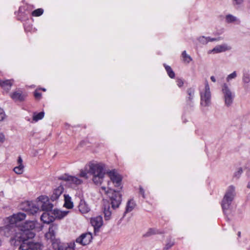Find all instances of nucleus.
<instances>
[{"label": "nucleus", "mask_w": 250, "mask_h": 250, "mask_svg": "<svg viewBox=\"0 0 250 250\" xmlns=\"http://www.w3.org/2000/svg\"><path fill=\"white\" fill-rule=\"evenodd\" d=\"M177 85H178L179 87H182L183 84H184V82L181 79H178L177 80Z\"/></svg>", "instance_id": "79ce46f5"}, {"label": "nucleus", "mask_w": 250, "mask_h": 250, "mask_svg": "<svg viewBox=\"0 0 250 250\" xmlns=\"http://www.w3.org/2000/svg\"><path fill=\"white\" fill-rule=\"evenodd\" d=\"M34 97L36 99H40L41 97V93L37 92V91H35L34 92Z\"/></svg>", "instance_id": "c03bdc74"}, {"label": "nucleus", "mask_w": 250, "mask_h": 250, "mask_svg": "<svg viewBox=\"0 0 250 250\" xmlns=\"http://www.w3.org/2000/svg\"><path fill=\"white\" fill-rule=\"evenodd\" d=\"M4 141V135L2 134V133H0V142L2 143Z\"/></svg>", "instance_id": "49530a36"}, {"label": "nucleus", "mask_w": 250, "mask_h": 250, "mask_svg": "<svg viewBox=\"0 0 250 250\" xmlns=\"http://www.w3.org/2000/svg\"><path fill=\"white\" fill-rule=\"evenodd\" d=\"M183 61L186 63H189L192 61L191 57L187 54L186 51H184L182 53Z\"/></svg>", "instance_id": "c756f323"}, {"label": "nucleus", "mask_w": 250, "mask_h": 250, "mask_svg": "<svg viewBox=\"0 0 250 250\" xmlns=\"http://www.w3.org/2000/svg\"><path fill=\"white\" fill-rule=\"evenodd\" d=\"M87 173L86 171H85L83 170H81L80 171V177L85 178V179H87L88 177L87 176Z\"/></svg>", "instance_id": "a19ab883"}, {"label": "nucleus", "mask_w": 250, "mask_h": 250, "mask_svg": "<svg viewBox=\"0 0 250 250\" xmlns=\"http://www.w3.org/2000/svg\"><path fill=\"white\" fill-rule=\"evenodd\" d=\"M139 192L142 195L143 197L145 198V190L142 187H140L139 188Z\"/></svg>", "instance_id": "37998d69"}, {"label": "nucleus", "mask_w": 250, "mask_h": 250, "mask_svg": "<svg viewBox=\"0 0 250 250\" xmlns=\"http://www.w3.org/2000/svg\"><path fill=\"white\" fill-rule=\"evenodd\" d=\"M64 206L68 209L72 208L73 207V202L71 201V198L68 194H64Z\"/></svg>", "instance_id": "5701e85b"}, {"label": "nucleus", "mask_w": 250, "mask_h": 250, "mask_svg": "<svg viewBox=\"0 0 250 250\" xmlns=\"http://www.w3.org/2000/svg\"><path fill=\"white\" fill-rule=\"evenodd\" d=\"M26 217L24 213L19 212L8 218L9 224L0 228V234L6 237H11V240L15 239L18 232L23 231V224L20 228L17 227V224Z\"/></svg>", "instance_id": "f03ea898"}, {"label": "nucleus", "mask_w": 250, "mask_h": 250, "mask_svg": "<svg viewBox=\"0 0 250 250\" xmlns=\"http://www.w3.org/2000/svg\"><path fill=\"white\" fill-rule=\"evenodd\" d=\"M18 163L19 165H22V160L21 156L19 157L18 160Z\"/></svg>", "instance_id": "de8ad7c7"}, {"label": "nucleus", "mask_w": 250, "mask_h": 250, "mask_svg": "<svg viewBox=\"0 0 250 250\" xmlns=\"http://www.w3.org/2000/svg\"><path fill=\"white\" fill-rule=\"evenodd\" d=\"M43 13V10L42 8H38L37 9H36L34 10L32 13V15L33 16L35 17H39L41 16Z\"/></svg>", "instance_id": "72a5a7b5"}, {"label": "nucleus", "mask_w": 250, "mask_h": 250, "mask_svg": "<svg viewBox=\"0 0 250 250\" xmlns=\"http://www.w3.org/2000/svg\"><path fill=\"white\" fill-rule=\"evenodd\" d=\"M92 233L87 232L82 234L80 237L77 238L76 242L83 246H86L92 241Z\"/></svg>", "instance_id": "4468645a"}, {"label": "nucleus", "mask_w": 250, "mask_h": 250, "mask_svg": "<svg viewBox=\"0 0 250 250\" xmlns=\"http://www.w3.org/2000/svg\"><path fill=\"white\" fill-rule=\"evenodd\" d=\"M105 191L109 197L112 208H118L122 202V195L120 191L108 188V190Z\"/></svg>", "instance_id": "423d86ee"}, {"label": "nucleus", "mask_w": 250, "mask_h": 250, "mask_svg": "<svg viewBox=\"0 0 250 250\" xmlns=\"http://www.w3.org/2000/svg\"><path fill=\"white\" fill-rule=\"evenodd\" d=\"M101 188L104 191L106 190V188L105 187H102Z\"/></svg>", "instance_id": "3c124183"}, {"label": "nucleus", "mask_w": 250, "mask_h": 250, "mask_svg": "<svg viewBox=\"0 0 250 250\" xmlns=\"http://www.w3.org/2000/svg\"><path fill=\"white\" fill-rule=\"evenodd\" d=\"M240 235H241V232H240V231H239V232H238V236L239 237H240Z\"/></svg>", "instance_id": "603ef678"}, {"label": "nucleus", "mask_w": 250, "mask_h": 250, "mask_svg": "<svg viewBox=\"0 0 250 250\" xmlns=\"http://www.w3.org/2000/svg\"><path fill=\"white\" fill-rule=\"evenodd\" d=\"M58 179L66 182L67 184L70 187L78 186L83 183V181L81 179L75 176L69 175L67 174H64L59 176Z\"/></svg>", "instance_id": "9b49d317"}, {"label": "nucleus", "mask_w": 250, "mask_h": 250, "mask_svg": "<svg viewBox=\"0 0 250 250\" xmlns=\"http://www.w3.org/2000/svg\"><path fill=\"white\" fill-rule=\"evenodd\" d=\"M21 208L29 214L34 215L39 211H41L38 201L34 202L32 201H26L21 205Z\"/></svg>", "instance_id": "1a4fd4ad"}, {"label": "nucleus", "mask_w": 250, "mask_h": 250, "mask_svg": "<svg viewBox=\"0 0 250 250\" xmlns=\"http://www.w3.org/2000/svg\"><path fill=\"white\" fill-rule=\"evenodd\" d=\"M38 204L41 210L45 211L46 212L52 211L53 205L50 203L47 197L40 196L38 198Z\"/></svg>", "instance_id": "9d476101"}, {"label": "nucleus", "mask_w": 250, "mask_h": 250, "mask_svg": "<svg viewBox=\"0 0 250 250\" xmlns=\"http://www.w3.org/2000/svg\"><path fill=\"white\" fill-rule=\"evenodd\" d=\"M201 105L203 106H208L211 104V93L208 82H206L205 89L200 92Z\"/></svg>", "instance_id": "0eeeda50"}, {"label": "nucleus", "mask_w": 250, "mask_h": 250, "mask_svg": "<svg viewBox=\"0 0 250 250\" xmlns=\"http://www.w3.org/2000/svg\"><path fill=\"white\" fill-rule=\"evenodd\" d=\"M104 219L105 220H109L111 216V211L109 204L105 205L104 209Z\"/></svg>", "instance_id": "a878e982"}, {"label": "nucleus", "mask_w": 250, "mask_h": 250, "mask_svg": "<svg viewBox=\"0 0 250 250\" xmlns=\"http://www.w3.org/2000/svg\"><path fill=\"white\" fill-rule=\"evenodd\" d=\"M235 196V187L232 185L229 186L222 201L221 206L224 212L229 208Z\"/></svg>", "instance_id": "39448f33"}, {"label": "nucleus", "mask_w": 250, "mask_h": 250, "mask_svg": "<svg viewBox=\"0 0 250 250\" xmlns=\"http://www.w3.org/2000/svg\"><path fill=\"white\" fill-rule=\"evenodd\" d=\"M5 117V114L3 109L0 107V121H2L3 120Z\"/></svg>", "instance_id": "ea45409f"}, {"label": "nucleus", "mask_w": 250, "mask_h": 250, "mask_svg": "<svg viewBox=\"0 0 250 250\" xmlns=\"http://www.w3.org/2000/svg\"><path fill=\"white\" fill-rule=\"evenodd\" d=\"M195 89L193 88H189L187 89V93L188 96L187 97V103L190 105L192 103V100L194 96Z\"/></svg>", "instance_id": "4be33fe9"}, {"label": "nucleus", "mask_w": 250, "mask_h": 250, "mask_svg": "<svg viewBox=\"0 0 250 250\" xmlns=\"http://www.w3.org/2000/svg\"><path fill=\"white\" fill-rule=\"evenodd\" d=\"M164 66L169 77L172 79L174 78L175 77V73L171 69V67L166 64H164Z\"/></svg>", "instance_id": "c85d7f7f"}, {"label": "nucleus", "mask_w": 250, "mask_h": 250, "mask_svg": "<svg viewBox=\"0 0 250 250\" xmlns=\"http://www.w3.org/2000/svg\"><path fill=\"white\" fill-rule=\"evenodd\" d=\"M210 80H211V81H212L213 82H216V79H215V78L214 77V76H212L210 77Z\"/></svg>", "instance_id": "09e8293b"}, {"label": "nucleus", "mask_w": 250, "mask_h": 250, "mask_svg": "<svg viewBox=\"0 0 250 250\" xmlns=\"http://www.w3.org/2000/svg\"><path fill=\"white\" fill-rule=\"evenodd\" d=\"M226 21L228 23L236 22L237 24H239L240 22V21L239 19L231 14L226 15Z\"/></svg>", "instance_id": "bb28decb"}, {"label": "nucleus", "mask_w": 250, "mask_h": 250, "mask_svg": "<svg viewBox=\"0 0 250 250\" xmlns=\"http://www.w3.org/2000/svg\"><path fill=\"white\" fill-rule=\"evenodd\" d=\"M237 73L236 71L233 72L232 73L229 75L227 77V82H229L230 80L233 79H235L237 77Z\"/></svg>", "instance_id": "c9c22d12"}, {"label": "nucleus", "mask_w": 250, "mask_h": 250, "mask_svg": "<svg viewBox=\"0 0 250 250\" xmlns=\"http://www.w3.org/2000/svg\"><path fill=\"white\" fill-rule=\"evenodd\" d=\"M29 250H38L41 249L42 245L38 242H33L29 240Z\"/></svg>", "instance_id": "cd10ccee"}, {"label": "nucleus", "mask_w": 250, "mask_h": 250, "mask_svg": "<svg viewBox=\"0 0 250 250\" xmlns=\"http://www.w3.org/2000/svg\"><path fill=\"white\" fill-rule=\"evenodd\" d=\"M244 2V0H232L233 5L234 6H239Z\"/></svg>", "instance_id": "58836bf2"}, {"label": "nucleus", "mask_w": 250, "mask_h": 250, "mask_svg": "<svg viewBox=\"0 0 250 250\" xmlns=\"http://www.w3.org/2000/svg\"><path fill=\"white\" fill-rule=\"evenodd\" d=\"M23 168L24 166L23 165H19L18 166L14 168L13 170L16 173L18 174H21L23 171Z\"/></svg>", "instance_id": "2f4dec72"}, {"label": "nucleus", "mask_w": 250, "mask_h": 250, "mask_svg": "<svg viewBox=\"0 0 250 250\" xmlns=\"http://www.w3.org/2000/svg\"><path fill=\"white\" fill-rule=\"evenodd\" d=\"M41 219L44 223L49 224L54 221L55 217L51 215L49 212H45L41 215Z\"/></svg>", "instance_id": "f3484780"}, {"label": "nucleus", "mask_w": 250, "mask_h": 250, "mask_svg": "<svg viewBox=\"0 0 250 250\" xmlns=\"http://www.w3.org/2000/svg\"><path fill=\"white\" fill-rule=\"evenodd\" d=\"M63 190V186L62 185L59 186L53 190L52 195L50 196V200L52 201H56L62 193Z\"/></svg>", "instance_id": "dca6fc26"}, {"label": "nucleus", "mask_w": 250, "mask_h": 250, "mask_svg": "<svg viewBox=\"0 0 250 250\" xmlns=\"http://www.w3.org/2000/svg\"><path fill=\"white\" fill-rule=\"evenodd\" d=\"M243 173V169L242 167L239 168L238 170L234 173V177L238 179Z\"/></svg>", "instance_id": "4c0bfd02"}, {"label": "nucleus", "mask_w": 250, "mask_h": 250, "mask_svg": "<svg viewBox=\"0 0 250 250\" xmlns=\"http://www.w3.org/2000/svg\"><path fill=\"white\" fill-rule=\"evenodd\" d=\"M35 228V223L32 221H26L23 224V231L18 232L15 239L11 240L12 245L19 246L18 250H29V240L32 239L35 236L33 229Z\"/></svg>", "instance_id": "f257e3e1"}, {"label": "nucleus", "mask_w": 250, "mask_h": 250, "mask_svg": "<svg viewBox=\"0 0 250 250\" xmlns=\"http://www.w3.org/2000/svg\"><path fill=\"white\" fill-rule=\"evenodd\" d=\"M92 226L94 227V233L95 235L99 232L100 228L103 224V217L99 215L92 218L90 220Z\"/></svg>", "instance_id": "ddd939ff"}, {"label": "nucleus", "mask_w": 250, "mask_h": 250, "mask_svg": "<svg viewBox=\"0 0 250 250\" xmlns=\"http://www.w3.org/2000/svg\"><path fill=\"white\" fill-rule=\"evenodd\" d=\"M79 211L82 213H86L90 210V208L84 200H81L79 205Z\"/></svg>", "instance_id": "aec40b11"}, {"label": "nucleus", "mask_w": 250, "mask_h": 250, "mask_svg": "<svg viewBox=\"0 0 250 250\" xmlns=\"http://www.w3.org/2000/svg\"><path fill=\"white\" fill-rule=\"evenodd\" d=\"M107 173L113 184H114L115 187L119 189H122L121 183L122 178L121 176L117 173L115 170L107 172Z\"/></svg>", "instance_id": "f8f14e48"}, {"label": "nucleus", "mask_w": 250, "mask_h": 250, "mask_svg": "<svg viewBox=\"0 0 250 250\" xmlns=\"http://www.w3.org/2000/svg\"><path fill=\"white\" fill-rule=\"evenodd\" d=\"M248 197L250 199V193L249 194Z\"/></svg>", "instance_id": "864d4df0"}, {"label": "nucleus", "mask_w": 250, "mask_h": 250, "mask_svg": "<svg viewBox=\"0 0 250 250\" xmlns=\"http://www.w3.org/2000/svg\"><path fill=\"white\" fill-rule=\"evenodd\" d=\"M69 212V211H62L59 209H54L53 214L55 216L56 218L58 219H62L65 217Z\"/></svg>", "instance_id": "412c9836"}, {"label": "nucleus", "mask_w": 250, "mask_h": 250, "mask_svg": "<svg viewBox=\"0 0 250 250\" xmlns=\"http://www.w3.org/2000/svg\"><path fill=\"white\" fill-rule=\"evenodd\" d=\"M13 85L12 80H1L0 79V86L4 90L8 91Z\"/></svg>", "instance_id": "6ab92c4d"}, {"label": "nucleus", "mask_w": 250, "mask_h": 250, "mask_svg": "<svg viewBox=\"0 0 250 250\" xmlns=\"http://www.w3.org/2000/svg\"><path fill=\"white\" fill-rule=\"evenodd\" d=\"M88 173L93 175L92 180L96 185H100L103 182L105 173V165L103 163H90Z\"/></svg>", "instance_id": "20e7f679"}, {"label": "nucleus", "mask_w": 250, "mask_h": 250, "mask_svg": "<svg viewBox=\"0 0 250 250\" xmlns=\"http://www.w3.org/2000/svg\"><path fill=\"white\" fill-rule=\"evenodd\" d=\"M162 232L159 231L158 229L154 228H150L148 229L147 231L143 234L144 237H148L152 235L157 234H161Z\"/></svg>", "instance_id": "b1692460"}, {"label": "nucleus", "mask_w": 250, "mask_h": 250, "mask_svg": "<svg viewBox=\"0 0 250 250\" xmlns=\"http://www.w3.org/2000/svg\"><path fill=\"white\" fill-rule=\"evenodd\" d=\"M198 40L200 43L203 44H207L208 42L207 37H206L205 36H202L199 37Z\"/></svg>", "instance_id": "e433bc0d"}, {"label": "nucleus", "mask_w": 250, "mask_h": 250, "mask_svg": "<svg viewBox=\"0 0 250 250\" xmlns=\"http://www.w3.org/2000/svg\"><path fill=\"white\" fill-rule=\"evenodd\" d=\"M208 38V42H214V41H218L219 40V38H210V37H207Z\"/></svg>", "instance_id": "a18cd8bd"}, {"label": "nucleus", "mask_w": 250, "mask_h": 250, "mask_svg": "<svg viewBox=\"0 0 250 250\" xmlns=\"http://www.w3.org/2000/svg\"><path fill=\"white\" fill-rule=\"evenodd\" d=\"M58 229V226L55 223H51L49 227L48 231L45 233V237L50 240L55 250H75L74 243H63L59 239L55 238V234Z\"/></svg>", "instance_id": "7ed1b4c3"}, {"label": "nucleus", "mask_w": 250, "mask_h": 250, "mask_svg": "<svg viewBox=\"0 0 250 250\" xmlns=\"http://www.w3.org/2000/svg\"><path fill=\"white\" fill-rule=\"evenodd\" d=\"M135 205L136 204L133 199L128 200L126 204L125 211L124 214H126L127 212L131 211L134 208ZM124 215H125V214H124Z\"/></svg>", "instance_id": "393cba45"}, {"label": "nucleus", "mask_w": 250, "mask_h": 250, "mask_svg": "<svg viewBox=\"0 0 250 250\" xmlns=\"http://www.w3.org/2000/svg\"><path fill=\"white\" fill-rule=\"evenodd\" d=\"M27 96L26 93L19 89L11 94V98L15 102H22L25 100Z\"/></svg>", "instance_id": "2eb2a0df"}, {"label": "nucleus", "mask_w": 250, "mask_h": 250, "mask_svg": "<svg viewBox=\"0 0 250 250\" xmlns=\"http://www.w3.org/2000/svg\"><path fill=\"white\" fill-rule=\"evenodd\" d=\"M222 91L224 95L225 104L229 107L232 104L235 95L226 83L223 84Z\"/></svg>", "instance_id": "6e6552de"}, {"label": "nucleus", "mask_w": 250, "mask_h": 250, "mask_svg": "<svg viewBox=\"0 0 250 250\" xmlns=\"http://www.w3.org/2000/svg\"><path fill=\"white\" fill-rule=\"evenodd\" d=\"M174 245V241H171V239L167 240L165 247L163 248V250H168Z\"/></svg>", "instance_id": "473e14b6"}, {"label": "nucleus", "mask_w": 250, "mask_h": 250, "mask_svg": "<svg viewBox=\"0 0 250 250\" xmlns=\"http://www.w3.org/2000/svg\"><path fill=\"white\" fill-rule=\"evenodd\" d=\"M242 81L245 83H249L250 82V74L247 73H244L242 77Z\"/></svg>", "instance_id": "f704fd0d"}, {"label": "nucleus", "mask_w": 250, "mask_h": 250, "mask_svg": "<svg viewBox=\"0 0 250 250\" xmlns=\"http://www.w3.org/2000/svg\"><path fill=\"white\" fill-rule=\"evenodd\" d=\"M231 47L228 46L227 44H222L216 46L212 50L211 52L215 53H218L229 50Z\"/></svg>", "instance_id": "a211bd4d"}, {"label": "nucleus", "mask_w": 250, "mask_h": 250, "mask_svg": "<svg viewBox=\"0 0 250 250\" xmlns=\"http://www.w3.org/2000/svg\"><path fill=\"white\" fill-rule=\"evenodd\" d=\"M247 188H250V182H249L247 185Z\"/></svg>", "instance_id": "8fccbe9b"}, {"label": "nucleus", "mask_w": 250, "mask_h": 250, "mask_svg": "<svg viewBox=\"0 0 250 250\" xmlns=\"http://www.w3.org/2000/svg\"><path fill=\"white\" fill-rule=\"evenodd\" d=\"M44 115V113L43 111L40 112L37 114L34 113L33 120L35 122H37L38 121L42 119Z\"/></svg>", "instance_id": "7c9ffc66"}]
</instances>
